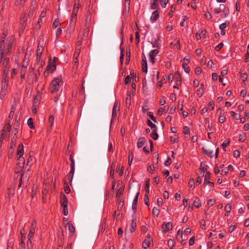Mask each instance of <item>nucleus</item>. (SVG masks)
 <instances>
[{
	"mask_svg": "<svg viewBox=\"0 0 249 249\" xmlns=\"http://www.w3.org/2000/svg\"><path fill=\"white\" fill-rule=\"evenodd\" d=\"M176 78L178 82L181 83V76L178 72L176 73Z\"/></svg>",
	"mask_w": 249,
	"mask_h": 249,
	"instance_id": "52",
	"label": "nucleus"
},
{
	"mask_svg": "<svg viewBox=\"0 0 249 249\" xmlns=\"http://www.w3.org/2000/svg\"><path fill=\"white\" fill-rule=\"evenodd\" d=\"M145 139L143 138H141L138 139L137 142V146L139 148L142 147L144 144Z\"/></svg>",
	"mask_w": 249,
	"mask_h": 249,
	"instance_id": "18",
	"label": "nucleus"
},
{
	"mask_svg": "<svg viewBox=\"0 0 249 249\" xmlns=\"http://www.w3.org/2000/svg\"><path fill=\"white\" fill-rule=\"evenodd\" d=\"M203 152L209 157L212 158L213 156V151L210 149L203 148Z\"/></svg>",
	"mask_w": 249,
	"mask_h": 249,
	"instance_id": "16",
	"label": "nucleus"
},
{
	"mask_svg": "<svg viewBox=\"0 0 249 249\" xmlns=\"http://www.w3.org/2000/svg\"><path fill=\"white\" fill-rule=\"evenodd\" d=\"M18 165L20 168H23L24 165L25 160L24 158L21 156H19L18 158Z\"/></svg>",
	"mask_w": 249,
	"mask_h": 249,
	"instance_id": "9",
	"label": "nucleus"
},
{
	"mask_svg": "<svg viewBox=\"0 0 249 249\" xmlns=\"http://www.w3.org/2000/svg\"><path fill=\"white\" fill-rule=\"evenodd\" d=\"M155 170V168H154V166L152 165H150L148 167V171H149V172H151V171H152L153 172Z\"/></svg>",
	"mask_w": 249,
	"mask_h": 249,
	"instance_id": "62",
	"label": "nucleus"
},
{
	"mask_svg": "<svg viewBox=\"0 0 249 249\" xmlns=\"http://www.w3.org/2000/svg\"><path fill=\"white\" fill-rule=\"evenodd\" d=\"M159 0H150V7L152 9H156L159 7Z\"/></svg>",
	"mask_w": 249,
	"mask_h": 249,
	"instance_id": "10",
	"label": "nucleus"
},
{
	"mask_svg": "<svg viewBox=\"0 0 249 249\" xmlns=\"http://www.w3.org/2000/svg\"><path fill=\"white\" fill-rule=\"evenodd\" d=\"M151 137L155 140H156L158 138V135L157 133V130L154 131L151 134Z\"/></svg>",
	"mask_w": 249,
	"mask_h": 249,
	"instance_id": "32",
	"label": "nucleus"
},
{
	"mask_svg": "<svg viewBox=\"0 0 249 249\" xmlns=\"http://www.w3.org/2000/svg\"><path fill=\"white\" fill-rule=\"evenodd\" d=\"M65 227L66 228H68L69 231L71 233H73L75 231V228L72 224L70 223H68L67 224L65 225Z\"/></svg>",
	"mask_w": 249,
	"mask_h": 249,
	"instance_id": "15",
	"label": "nucleus"
},
{
	"mask_svg": "<svg viewBox=\"0 0 249 249\" xmlns=\"http://www.w3.org/2000/svg\"><path fill=\"white\" fill-rule=\"evenodd\" d=\"M27 124L31 128H34L33 121L32 118H29L28 120Z\"/></svg>",
	"mask_w": 249,
	"mask_h": 249,
	"instance_id": "36",
	"label": "nucleus"
},
{
	"mask_svg": "<svg viewBox=\"0 0 249 249\" xmlns=\"http://www.w3.org/2000/svg\"><path fill=\"white\" fill-rule=\"evenodd\" d=\"M172 229V224L170 222H168L166 224H163L162 225V229L163 232H167L170 230Z\"/></svg>",
	"mask_w": 249,
	"mask_h": 249,
	"instance_id": "6",
	"label": "nucleus"
},
{
	"mask_svg": "<svg viewBox=\"0 0 249 249\" xmlns=\"http://www.w3.org/2000/svg\"><path fill=\"white\" fill-rule=\"evenodd\" d=\"M36 225V221H34V222L31 224L30 226V230L29 233L28 235V238L29 239H31L35 233V228Z\"/></svg>",
	"mask_w": 249,
	"mask_h": 249,
	"instance_id": "5",
	"label": "nucleus"
},
{
	"mask_svg": "<svg viewBox=\"0 0 249 249\" xmlns=\"http://www.w3.org/2000/svg\"><path fill=\"white\" fill-rule=\"evenodd\" d=\"M77 12H78V8H77L76 9H75L74 8L73 12L71 17V22H75V19H76V17L77 16Z\"/></svg>",
	"mask_w": 249,
	"mask_h": 249,
	"instance_id": "17",
	"label": "nucleus"
},
{
	"mask_svg": "<svg viewBox=\"0 0 249 249\" xmlns=\"http://www.w3.org/2000/svg\"><path fill=\"white\" fill-rule=\"evenodd\" d=\"M183 133L185 134H189L190 133V130L188 126H184L183 129Z\"/></svg>",
	"mask_w": 249,
	"mask_h": 249,
	"instance_id": "46",
	"label": "nucleus"
},
{
	"mask_svg": "<svg viewBox=\"0 0 249 249\" xmlns=\"http://www.w3.org/2000/svg\"><path fill=\"white\" fill-rule=\"evenodd\" d=\"M39 99H40V96L39 95H37L35 97L34 103H33L34 107L37 106Z\"/></svg>",
	"mask_w": 249,
	"mask_h": 249,
	"instance_id": "27",
	"label": "nucleus"
},
{
	"mask_svg": "<svg viewBox=\"0 0 249 249\" xmlns=\"http://www.w3.org/2000/svg\"><path fill=\"white\" fill-rule=\"evenodd\" d=\"M244 224L245 227H248L249 226V219H246L245 221Z\"/></svg>",
	"mask_w": 249,
	"mask_h": 249,
	"instance_id": "64",
	"label": "nucleus"
},
{
	"mask_svg": "<svg viewBox=\"0 0 249 249\" xmlns=\"http://www.w3.org/2000/svg\"><path fill=\"white\" fill-rule=\"evenodd\" d=\"M203 88H204V85L201 84L200 85V88L197 90L196 93L197 95L199 97H201L203 94Z\"/></svg>",
	"mask_w": 249,
	"mask_h": 249,
	"instance_id": "22",
	"label": "nucleus"
},
{
	"mask_svg": "<svg viewBox=\"0 0 249 249\" xmlns=\"http://www.w3.org/2000/svg\"><path fill=\"white\" fill-rule=\"evenodd\" d=\"M182 68H183L184 71L186 73H189L190 71V68L189 67H188L187 64H186L185 62H183L182 64Z\"/></svg>",
	"mask_w": 249,
	"mask_h": 249,
	"instance_id": "30",
	"label": "nucleus"
},
{
	"mask_svg": "<svg viewBox=\"0 0 249 249\" xmlns=\"http://www.w3.org/2000/svg\"><path fill=\"white\" fill-rule=\"evenodd\" d=\"M205 16L206 17V18H209L210 19L212 18L211 14H210V13L209 11H207L205 13Z\"/></svg>",
	"mask_w": 249,
	"mask_h": 249,
	"instance_id": "63",
	"label": "nucleus"
},
{
	"mask_svg": "<svg viewBox=\"0 0 249 249\" xmlns=\"http://www.w3.org/2000/svg\"><path fill=\"white\" fill-rule=\"evenodd\" d=\"M123 190L122 189H119L117 190L116 192V197H120V196L123 194Z\"/></svg>",
	"mask_w": 249,
	"mask_h": 249,
	"instance_id": "40",
	"label": "nucleus"
},
{
	"mask_svg": "<svg viewBox=\"0 0 249 249\" xmlns=\"http://www.w3.org/2000/svg\"><path fill=\"white\" fill-rule=\"evenodd\" d=\"M139 195V192H138L136 194V195L135 196V198L134 199L133 202L132 209L134 211H135L136 210V207H137V203H138V199Z\"/></svg>",
	"mask_w": 249,
	"mask_h": 249,
	"instance_id": "12",
	"label": "nucleus"
},
{
	"mask_svg": "<svg viewBox=\"0 0 249 249\" xmlns=\"http://www.w3.org/2000/svg\"><path fill=\"white\" fill-rule=\"evenodd\" d=\"M21 240H23V238L25 237V231L24 229H22L20 231Z\"/></svg>",
	"mask_w": 249,
	"mask_h": 249,
	"instance_id": "55",
	"label": "nucleus"
},
{
	"mask_svg": "<svg viewBox=\"0 0 249 249\" xmlns=\"http://www.w3.org/2000/svg\"><path fill=\"white\" fill-rule=\"evenodd\" d=\"M136 227V220L133 219V220H132V222L131 223L130 231L131 232H132L133 231H135Z\"/></svg>",
	"mask_w": 249,
	"mask_h": 249,
	"instance_id": "21",
	"label": "nucleus"
},
{
	"mask_svg": "<svg viewBox=\"0 0 249 249\" xmlns=\"http://www.w3.org/2000/svg\"><path fill=\"white\" fill-rule=\"evenodd\" d=\"M147 124L151 128V129L154 130V131L157 130V128L156 126L154 124H153L149 120H147Z\"/></svg>",
	"mask_w": 249,
	"mask_h": 249,
	"instance_id": "23",
	"label": "nucleus"
},
{
	"mask_svg": "<svg viewBox=\"0 0 249 249\" xmlns=\"http://www.w3.org/2000/svg\"><path fill=\"white\" fill-rule=\"evenodd\" d=\"M149 179H148L146 180V184H145V191H146V193H147V194H148L149 192Z\"/></svg>",
	"mask_w": 249,
	"mask_h": 249,
	"instance_id": "39",
	"label": "nucleus"
},
{
	"mask_svg": "<svg viewBox=\"0 0 249 249\" xmlns=\"http://www.w3.org/2000/svg\"><path fill=\"white\" fill-rule=\"evenodd\" d=\"M246 139V136L244 135H240L239 136V141L240 142H244Z\"/></svg>",
	"mask_w": 249,
	"mask_h": 249,
	"instance_id": "51",
	"label": "nucleus"
},
{
	"mask_svg": "<svg viewBox=\"0 0 249 249\" xmlns=\"http://www.w3.org/2000/svg\"><path fill=\"white\" fill-rule=\"evenodd\" d=\"M132 160H133L132 153L131 152H129V156H128V163L129 164H130L131 163Z\"/></svg>",
	"mask_w": 249,
	"mask_h": 249,
	"instance_id": "49",
	"label": "nucleus"
},
{
	"mask_svg": "<svg viewBox=\"0 0 249 249\" xmlns=\"http://www.w3.org/2000/svg\"><path fill=\"white\" fill-rule=\"evenodd\" d=\"M62 84L61 77L55 78L50 84V91L52 93L57 92L62 85Z\"/></svg>",
	"mask_w": 249,
	"mask_h": 249,
	"instance_id": "2",
	"label": "nucleus"
},
{
	"mask_svg": "<svg viewBox=\"0 0 249 249\" xmlns=\"http://www.w3.org/2000/svg\"><path fill=\"white\" fill-rule=\"evenodd\" d=\"M152 241V238H151L149 235L148 236L142 243L143 247L144 249L148 248L150 246V245Z\"/></svg>",
	"mask_w": 249,
	"mask_h": 249,
	"instance_id": "4",
	"label": "nucleus"
},
{
	"mask_svg": "<svg viewBox=\"0 0 249 249\" xmlns=\"http://www.w3.org/2000/svg\"><path fill=\"white\" fill-rule=\"evenodd\" d=\"M49 69V71H51V72L53 71L55 69H56V65L55 64H49L47 66V69Z\"/></svg>",
	"mask_w": 249,
	"mask_h": 249,
	"instance_id": "28",
	"label": "nucleus"
},
{
	"mask_svg": "<svg viewBox=\"0 0 249 249\" xmlns=\"http://www.w3.org/2000/svg\"><path fill=\"white\" fill-rule=\"evenodd\" d=\"M130 93H127V97L126 98L125 100V102L127 105H130Z\"/></svg>",
	"mask_w": 249,
	"mask_h": 249,
	"instance_id": "45",
	"label": "nucleus"
},
{
	"mask_svg": "<svg viewBox=\"0 0 249 249\" xmlns=\"http://www.w3.org/2000/svg\"><path fill=\"white\" fill-rule=\"evenodd\" d=\"M229 23H223L222 24H221L219 26V28L222 30H224L225 28H226L229 25Z\"/></svg>",
	"mask_w": 249,
	"mask_h": 249,
	"instance_id": "43",
	"label": "nucleus"
},
{
	"mask_svg": "<svg viewBox=\"0 0 249 249\" xmlns=\"http://www.w3.org/2000/svg\"><path fill=\"white\" fill-rule=\"evenodd\" d=\"M158 53L159 51L157 49L152 50L149 53V57H154Z\"/></svg>",
	"mask_w": 249,
	"mask_h": 249,
	"instance_id": "31",
	"label": "nucleus"
},
{
	"mask_svg": "<svg viewBox=\"0 0 249 249\" xmlns=\"http://www.w3.org/2000/svg\"><path fill=\"white\" fill-rule=\"evenodd\" d=\"M176 200L177 201H179L180 199V195L178 193H177L175 195Z\"/></svg>",
	"mask_w": 249,
	"mask_h": 249,
	"instance_id": "60",
	"label": "nucleus"
},
{
	"mask_svg": "<svg viewBox=\"0 0 249 249\" xmlns=\"http://www.w3.org/2000/svg\"><path fill=\"white\" fill-rule=\"evenodd\" d=\"M7 80H8L5 75L4 76L3 80L2 81V85H1V90H2V93H3L4 94H5L6 91L7 90V84L6 82H7Z\"/></svg>",
	"mask_w": 249,
	"mask_h": 249,
	"instance_id": "7",
	"label": "nucleus"
},
{
	"mask_svg": "<svg viewBox=\"0 0 249 249\" xmlns=\"http://www.w3.org/2000/svg\"><path fill=\"white\" fill-rule=\"evenodd\" d=\"M147 114L154 122H157L156 118L153 116L151 112H148Z\"/></svg>",
	"mask_w": 249,
	"mask_h": 249,
	"instance_id": "35",
	"label": "nucleus"
},
{
	"mask_svg": "<svg viewBox=\"0 0 249 249\" xmlns=\"http://www.w3.org/2000/svg\"><path fill=\"white\" fill-rule=\"evenodd\" d=\"M136 42L137 44H139L140 42V36L138 32H136Z\"/></svg>",
	"mask_w": 249,
	"mask_h": 249,
	"instance_id": "54",
	"label": "nucleus"
},
{
	"mask_svg": "<svg viewBox=\"0 0 249 249\" xmlns=\"http://www.w3.org/2000/svg\"><path fill=\"white\" fill-rule=\"evenodd\" d=\"M210 178V174L208 172L206 174L205 177H204V183H208L210 184H212V183L209 181V179Z\"/></svg>",
	"mask_w": 249,
	"mask_h": 249,
	"instance_id": "19",
	"label": "nucleus"
},
{
	"mask_svg": "<svg viewBox=\"0 0 249 249\" xmlns=\"http://www.w3.org/2000/svg\"><path fill=\"white\" fill-rule=\"evenodd\" d=\"M233 154V156L236 158H238L240 155L239 151L238 150L234 151Z\"/></svg>",
	"mask_w": 249,
	"mask_h": 249,
	"instance_id": "50",
	"label": "nucleus"
},
{
	"mask_svg": "<svg viewBox=\"0 0 249 249\" xmlns=\"http://www.w3.org/2000/svg\"><path fill=\"white\" fill-rule=\"evenodd\" d=\"M4 130H2L3 132L2 133V135L8 137V136L9 135V132L11 130V125L9 124H6V125L4 127Z\"/></svg>",
	"mask_w": 249,
	"mask_h": 249,
	"instance_id": "8",
	"label": "nucleus"
},
{
	"mask_svg": "<svg viewBox=\"0 0 249 249\" xmlns=\"http://www.w3.org/2000/svg\"><path fill=\"white\" fill-rule=\"evenodd\" d=\"M163 197H164V198L165 199H167L169 197V194H168V192L166 191H165L164 192H163Z\"/></svg>",
	"mask_w": 249,
	"mask_h": 249,
	"instance_id": "57",
	"label": "nucleus"
},
{
	"mask_svg": "<svg viewBox=\"0 0 249 249\" xmlns=\"http://www.w3.org/2000/svg\"><path fill=\"white\" fill-rule=\"evenodd\" d=\"M67 202H68L67 198H66V197L65 196H63L61 200L62 206L63 207H64L65 206H67Z\"/></svg>",
	"mask_w": 249,
	"mask_h": 249,
	"instance_id": "24",
	"label": "nucleus"
},
{
	"mask_svg": "<svg viewBox=\"0 0 249 249\" xmlns=\"http://www.w3.org/2000/svg\"><path fill=\"white\" fill-rule=\"evenodd\" d=\"M230 143V141H224L222 144V146L224 151H226L225 148L227 147Z\"/></svg>",
	"mask_w": 249,
	"mask_h": 249,
	"instance_id": "41",
	"label": "nucleus"
},
{
	"mask_svg": "<svg viewBox=\"0 0 249 249\" xmlns=\"http://www.w3.org/2000/svg\"><path fill=\"white\" fill-rule=\"evenodd\" d=\"M231 206L229 204H227L225 207V211L226 212L225 215H227L231 211Z\"/></svg>",
	"mask_w": 249,
	"mask_h": 249,
	"instance_id": "34",
	"label": "nucleus"
},
{
	"mask_svg": "<svg viewBox=\"0 0 249 249\" xmlns=\"http://www.w3.org/2000/svg\"><path fill=\"white\" fill-rule=\"evenodd\" d=\"M41 41H40V42L38 44L37 50H36V53L37 54H42V46L41 45Z\"/></svg>",
	"mask_w": 249,
	"mask_h": 249,
	"instance_id": "26",
	"label": "nucleus"
},
{
	"mask_svg": "<svg viewBox=\"0 0 249 249\" xmlns=\"http://www.w3.org/2000/svg\"><path fill=\"white\" fill-rule=\"evenodd\" d=\"M225 120V116L223 115H220L219 118V119H218V121L220 123H223L224 122Z\"/></svg>",
	"mask_w": 249,
	"mask_h": 249,
	"instance_id": "44",
	"label": "nucleus"
},
{
	"mask_svg": "<svg viewBox=\"0 0 249 249\" xmlns=\"http://www.w3.org/2000/svg\"><path fill=\"white\" fill-rule=\"evenodd\" d=\"M119 110V107L118 106V104L117 103H115L113 110H112V117H115L117 116V112Z\"/></svg>",
	"mask_w": 249,
	"mask_h": 249,
	"instance_id": "14",
	"label": "nucleus"
},
{
	"mask_svg": "<svg viewBox=\"0 0 249 249\" xmlns=\"http://www.w3.org/2000/svg\"><path fill=\"white\" fill-rule=\"evenodd\" d=\"M54 121V117L53 116H50L49 118L48 122L50 124V128H51L53 125Z\"/></svg>",
	"mask_w": 249,
	"mask_h": 249,
	"instance_id": "29",
	"label": "nucleus"
},
{
	"mask_svg": "<svg viewBox=\"0 0 249 249\" xmlns=\"http://www.w3.org/2000/svg\"><path fill=\"white\" fill-rule=\"evenodd\" d=\"M23 152H24L23 146L22 143H20L18 147L17 154L19 156L22 157V155L23 154Z\"/></svg>",
	"mask_w": 249,
	"mask_h": 249,
	"instance_id": "13",
	"label": "nucleus"
},
{
	"mask_svg": "<svg viewBox=\"0 0 249 249\" xmlns=\"http://www.w3.org/2000/svg\"><path fill=\"white\" fill-rule=\"evenodd\" d=\"M152 44L153 47L158 48L159 47V44L158 43V41L156 39H155L154 40H152Z\"/></svg>",
	"mask_w": 249,
	"mask_h": 249,
	"instance_id": "38",
	"label": "nucleus"
},
{
	"mask_svg": "<svg viewBox=\"0 0 249 249\" xmlns=\"http://www.w3.org/2000/svg\"><path fill=\"white\" fill-rule=\"evenodd\" d=\"M152 213L155 216H158L159 214V209L158 208H157L156 207H154L153 209Z\"/></svg>",
	"mask_w": 249,
	"mask_h": 249,
	"instance_id": "37",
	"label": "nucleus"
},
{
	"mask_svg": "<svg viewBox=\"0 0 249 249\" xmlns=\"http://www.w3.org/2000/svg\"><path fill=\"white\" fill-rule=\"evenodd\" d=\"M223 46V43H220L215 47V50L217 51L220 50Z\"/></svg>",
	"mask_w": 249,
	"mask_h": 249,
	"instance_id": "47",
	"label": "nucleus"
},
{
	"mask_svg": "<svg viewBox=\"0 0 249 249\" xmlns=\"http://www.w3.org/2000/svg\"><path fill=\"white\" fill-rule=\"evenodd\" d=\"M168 2V0H160V3L162 7H165Z\"/></svg>",
	"mask_w": 249,
	"mask_h": 249,
	"instance_id": "42",
	"label": "nucleus"
},
{
	"mask_svg": "<svg viewBox=\"0 0 249 249\" xmlns=\"http://www.w3.org/2000/svg\"><path fill=\"white\" fill-rule=\"evenodd\" d=\"M71 171L70 172V176H69V179L70 181L71 182L73 175L74 173L75 167H71Z\"/></svg>",
	"mask_w": 249,
	"mask_h": 249,
	"instance_id": "20",
	"label": "nucleus"
},
{
	"mask_svg": "<svg viewBox=\"0 0 249 249\" xmlns=\"http://www.w3.org/2000/svg\"><path fill=\"white\" fill-rule=\"evenodd\" d=\"M214 200L212 199H210L208 200V201L207 202L208 205H210V206H213L214 204Z\"/></svg>",
	"mask_w": 249,
	"mask_h": 249,
	"instance_id": "59",
	"label": "nucleus"
},
{
	"mask_svg": "<svg viewBox=\"0 0 249 249\" xmlns=\"http://www.w3.org/2000/svg\"><path fill=\"white\" fill-rule=\"evenodd\" d=\"M171 163V160L170 158H168L167 160L165 161L164 165L167 166Z\"/></svg>",
	"mask_w": 249,
	"mask_h": 249,
	"instance_id": "56",
	"label": "nucleus"
},
{
	"mask_svg": "<svg viewBox=\"0 0 249 249\" xmlns=\"http://www.w3.org/2000/svg\"><path fill=\"white\" fill-rule=\"evenodd\" d=\"M142 71L146 73L147 71V62H145V63H142Z\"/></svg>",
	"mask_w": 249,
	"mask_h": 249,
	"instance_id": "33",
	"label": "nucleus"
},
{
	"mask_svg": "<svg viewBox=\"0 0 249 249\" xmlns=\"http://www.w3.org/2000/svg\"><path fill=\"white\" fill-rule=\"evenodd\" d=\"M170 99L172 100L173 102L175 101L176 100V95L174 93H172L170 96Z\"/></svg>",
	"mask_w": 249,
	"mask_h": 249,
	"instance_id": "61",
	"label": "nucleus"
},
{
	"mask_svg": "<svg viewBox=\"0 0 249 249\" xmlns=\"http://www.w3.org/2000/svg\"><path fill=\"white\" fill-rule=\"evenodd\" d=\"M63 214L65 215H67L68 214V210L67 206H65V207H63Z\"/></svg>",
	"mask_w": 249,
	"mask_h": 249,
	"instance_id": "53",
	"label": "nucleus"
},
{
	"mask_svg": "<svg viewBox=\"0 0 249 249\" xmlns=\"http://www.w3.org/2000/svg\"><path fill=\"white\" fill-rule=\"evenodd\" d=\"M11 47V43L9 42L8 44L7 48H5L4 39L1 40L0 42V65H1L3 68V72L4 75H6L8 72V63H9V57L5 56V54H7L9 52V49Z\"/></svg>",
	"mask_w": 249,
	"mask_h": 249,
	"instance_id": "1",
	"label": "nucleus"
},
{
	"mask_svg": "<svg viewBox=\"0 0 249 249\" xmlns=\"http://www.w3.org/2000/svg\"><path fill=\"white\" fill-rule=\"evenodd\" d=\"M158 18H159V12H158V10H156L152 13V16L150 18V20L152 22H155L156 20H157Z\"/></svg>",
	"mask_w": 249,
	"mask_h": 249,
	"instance_id": "11",
	"label": "nucleus"
},
{
	"mask_svg": "<svg viewBox=\"0 0 249 249\" xmlns=\"http://www.w3.org/2000/svg\"><path fill=\"white\" fill-rule=\"evenodd\" d=\"M130 52H126V63L128 64L129 60H130Z\"/></svg>",
	"mask_w": 249,
	"mask_h": 249,
	"instance_id": "48",
	"label": "nucleus"
},
{
	"mask_svg": "<svg viewBox=\"0 0 249 249\" xmlns=\"http://www.w3.org/2000/svg\"><path fill=\"white\" fill-rule=\"evenodd\" d=\"M19 249H33V245L32 244L31 239H29V238H28L27 247H25L24 241L22 240L19 244Z\"/></svg>",
	"mask_w": 249,
	"mask_h": 249,
	"instance_id": "3",
	"label": "nucleus"
},
{
	"mask_svg": "<svg viewBox=\"0 0 249 249\" xmlns=\"http://www.w3.org/2000/svg\"><path fill=\"white\" fill-rule=\"evenodd\" d=\"M70 160L71 161V167H75L74 160L71 156L70 157Z\"/></svg>",
	"mask_w": 249,
	"mask_h": 249,
	"instance_id": "58",
	"label": "nucleus"
},
{
	"mask_svg": "<svg viewBox=\"0 0 249 249\" xmlns=\"http://www.w3.org/2000/svg\"><path fill=\"white\" fill-rule=\"evenodd\" d=\"M129 8H130V0H125L124 10L125 11H129Z\"/></svg>",
	"mask_w": 249,
	"mask_h": 249,
	"instance_id": "25",
	"label": "nucleus"
}]
</instances>
